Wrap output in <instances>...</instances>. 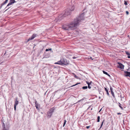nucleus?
Returning <instances> with one entry per match:
<instances>
[{
    "label": "nucleus",
    "mask_w": 130,
    "mask_h": 130,
    "mask_svg": "<svg viewBox=\"0 0 130 130\" xmlns=\"http://www.w3.org/2000/svg\"><path fill=\"white\" fill-rule=\"evenodd\" d=\"M85 13H83L80 15L79 17L74 19V21L68 25H63L62 26V28L66 30H72L73 28L77 26L79 22L82 20L84 19Z\"/></svg>",
    "instance_id": "nucleus-1"
},
{
    "label": "nucleus",
    "mask_w": 130,
    "mask_h": 130,
    "mask_svg": "<svg viewBox=\"0 0 130 130\" xmlns=\"http://www.w3.org/2000/svg\"><path fill=\"white\" fill-rule=\"evenodd\" d=\"M55 64L60 65L64 64L66 65L68 64V63L66 59L62 58L61 59L60 61L55 63Z\"/></svg>",
    "instance_id": "nucleus-2"
},
{
    "label": "nucleus",
    "mask_w": 130,
    "mask_h": 130,
    "mask_svg": "<svg viewBox=\"0 0 130 130\" xmlns=\"http://www.w3.org/2000/svg\"><path fill=\"white\" fill-rule=\"evenodd\" d=\"M71 13V11L70 10H66L64 14L61 16L59 17V20H61L62 18H63L64 17H65L67 15H70Z\"/></svg>",
    "instance_id": "nucleus-3"
},
{
    "label": "nucleus",
    "mask_w": 130,
    "mask_h": 130,
    "mask_svg": "<svg viewBox=\"0 0 130 130\" xmlns=\"http://www.w3.org/2000/svg\"><path fill=\"white\" fill-rule=\"evenodd\" d=\"M54 109L53 108H51L47 113V117L48 118H50L53 113L54 112Z\"/></svg>",
    "instance_id": "nucleus-4"
},
{
    "label": "nucleus",
    "mask_w": 130,
    "mask_h": 130,
    "mask_svg": "<svg viewBox=\"0 0 130 130\" xmlns=\"http://www.w3.org/2000/svg\"><path fill=\"white\" fill-rule=\"evenodd\" d=\"M14 103L15 104H14V110H16V106L19 103V102L18 100V99L17 98H16Z\"/></svg>",
    "instance_id": "nucleus-5"
},
{
    "label": "nucleus",
    "mask_w": 130,
    "mask_h": 130,
    "mask_svg": "<svg viewBox=\"0 0 130 130\" xmlns=\"http://www.w3.org/2000/svg\"><path fill=\"white\" fill-rule=\"evenodd\" d=\"M37 36L36 34H34L31 37L29 38L28 40H27V42H28V41H29L30 40H32L33 39H34V38H35Z\"/></svg>",
    "instance_id": "nucleus-6"
},
{
    "label": "nucleus",
    "mask_w": 130,
    "mask_h": 130,
    "mask_svg": "<svg viewBox=\"0 0 130 130\" xmlns=\"http://www.w3.org/2000/svg\"><path fill=\"white\" fill-rule=\"evenodd\" d=\"M15 2V0H10V3L8 4L6 8L8 6L12 5L13 3H14Z\"/></svg>",
    "instance_id": "nucleus-7"
},
{
    "label": "nucleus",
    "mask_w": 130,
    "mask_h": 130,
    "mask_svg": "<svg viewBox=\"0 0 130 130\" xmlns=\"http://www.w3.org/2000/svg\"><path fill=\"white\" fill-rule=\"evenodd\" d=\"M118 64H119L118 66V68L122 69H123L124 67V65L120 63L119 62L118 63Z\"/></svg>",
    "instance_id": "nucleus-8"
},
{
    "label": "nucleus",
    "mask_w": 130,
    "mask_h": 130,
    "mask_svg": "<svg viewBox=\"0 0 130 130\" xmlns=\"http://www.w3.org/2000/svg\"><path fill=\"white\" fill-rule=\"evenodd\" d=\"M125 75L126 76H128L130 77V72L127 71H125L124 72Z\"/></svg>",
    "instance_id": "nucleus-9"
},
{
    "label": "nucleus",
    "mask_w": 130,
    "mask_h": 130,
    "mask_svg": "<svg viewBox=\"0 0 130 130\" xmlns=\"http://www.w3.org/2000/svg\"><path fill=\"white\" fill-rule=\"evenodd\" d=\"M35 106L36 107V108L38 110L39 107H40V105L37 103V102L36 101L35 102Z\"/></svg>",
    "instance_id": "nucleus-10"
},
{
    "label": "nucleus",
    "mask_w": 130,
    "mask_h": 130,
    "mask_svg": "<svg viewBox=\"0 0 130 130\" xmlns=\"http://www.w3.org/2000/svg\"><path fill=\"white\" fill-rule=\"evenodd\" d=\"M2 126H3V130H7L5 128V125L4 123L3 122V124L2 125Z\"/></svg>",
    "instance_id": "nucleus-11"
},
{
    "label": "nucleus",
    "mask_w": 130,
    "mask_h": 130,
    "mask_svg": "<svg viewBox=\"0 0 130 130\" xmlns=\"http://www.w3.org/2000/svg\"><path fill=\"white\" fill-rule=\"evenodd\" d=\"M105 89L107 95L108 96L109 95V93L108 91V89H107L106 88H105Z\"/></svg>",
    "instance_id": "nucleus-12"
},
{
    "label": "nucleus",
    "mask_w": 130,
    "mask_h": 130,
    "mask_svg": "<svg viewBox=\"0 0 130 130\" xmlns=\"http://www.w3.org/2000/svg\"><path fill=\"white\" fill-rule=\"evenodd\" d=\"M126 54L128 55V58H130V53L128 52H126Z\"/></svg>",
    "instance_id": "nucleus-13"
},
{
    "label": "nucleus",
    "mask_w": 130,
    "mask_h": 130,
    "mask_svg": "<svg viewBox=\"0 0 130 130\" xmlns=\"http://www.w3.org/2000/svg\"><path fill=\"white\" fill-rule=\"evenodd\" d=\"M104 119L103 120V121L102 122V123L101 124V125L100 127V128L99 129V130L102 128V126L103 125V123L104 122Z\"/></svg>",
    "instance_id": "nucleus-14"
},
{
    "label": "nucleus",
    "mask_w": 130,
    "mask_h": 130,
    "mask_svg": "<svg viewBox=\"0 0 130 130\" xmlns=\"http://www.w3.org/2000/svg\"><path fill=\"white\" fill-rule=\"evenodd\" d=\"M111 92V94L112 96H113V97L114 98H115V95H114V92H113V91H112Z\"/></svg>",
    "instance_id": "nucleus-15"
},
{
    "label": "nucleus",
    "mask_w": 130,
    "mask_h": 130,
    "mask_svg": "<svg viewBox=\"0 0 130 130\" xmlns=\"http://www.w3.org/2000/svg\"><path fill=\"white\" fill-rule=\"evenodd\" d=\"M100 117L99 116H98L97 117V122H99L100 121Z\"/></svg>",
    "instance_id": "nucleus-16"
},
{
    "label": "nucleus",
    "mask_w": 130,
    "mask_h": 130,
    "mask_svg": "<svg viewBox=\"0 0 130 130\" xmlns=\"http://www.w3.org/2000/svg\"><path fill=\"white\" fill-rule=\"evenodd\" d=\"M88 88V87L87 86H84L82 87V88L84 89H86Z\"/></svg>",
    "instance_id": "nucleus-17"
},
{
    "label": "nucleus",
    "mask_w": 130,
    "mask_h": 130,
    "mask_svg": "<svg viewBox=\"0 0 130 130\" xmlns=\"http://www.w3.org/2000/svg\"><path fill=\"white\" fill-rule=\"evenodd\" d=\"M8 0H6V1L2 3L3 5H4L6 4V3H7L8 1Z\"/></svg>",
    "instance_id": "nucleus-18"
},
{
    "label": "nucleus",
    "mask_w": 130,
    "mask_h": 130,
    "mask_svg": "<svg viewBox=\"0 0 130 130\" xmlns=\"http://www.w3.org/2000/svg\"><path fill=\"white\" fill-rule=\"evenodd\" d=\"M66 122H67L66 120H64V122L63 124V127H64V125H65Z\"/></svg>",
    "instance_id": "nucleus-19"
},
{
    "label": "nucleus",
    "mask_w": 130,
    "mask_h": 130,
    "mask_svg": "<svg viewBox=\"0 0 130 130\" xmlns=\"http://www.w3.org/2000/svg\"><path fill=\"white\" fill-rule=\"evenodd\" d=\"M103 71V73H104V74H105L106 75H107L108 73L104 71Z\"/></svg>",
    "instance_id": "nucleus-20"
},
{
    "label": "nucleus",
    "mask_w": 130,
    "mask_h": 130,
    "mask_svg": "<svg viewBox=\"0 0 130 130\" xmlns=\"http://www.w3.org/2000/svg\"><path fill=\"white\" fill-rule=\"evenodd\" d=\"M84 99H82L81 100H79L78 102H82V101L84 100Z\"/></svg>",
    "instance_id": "nucleus-21"
},
{
    "label": "nucleus",
    "mask_w": 130,
    "mask_h": 130,
    "mask_svg": "<svg viewBox=\"0 0 130 130\" xmlns=\"http://www.w3.org/2000/svg\"><path fill=\"white\" fill-rule=\"evenodd\" d=\"M124 4L126 5H127V3L126 1H124Z\"/></svg>",
    "instance_id": "nucleus-22"
},
{
    "label": "nucleus",
    "mask_w": 130,
    "mask_h": 130,
    "mask_svg": "<svg viewBox=\"0 0 130 130\" xmlns=\"http://www.w3.org/2000/svg\"><path fill=\"white\" fill-rule=\"evenodd\" d=\"M110 91L111 92L112 91H113V89H112V88L111 87V86L110 87Z\"/></svg>",
    "instance_id": "nucleus-23"
},
{
    "label": "nucleus",
    "mask_w": 130,
    "mask_h": 130,
    "mask_svg": "<svg viewBox=\"0 0 130 130\" xmlns=\"http://www.w3.org/2000/svg\"><path fill=\"white\" fill-rule=\"evenodd\" d=\"M74 10V7H72L71 9V10H70L71 11H73Z\"/></svg>",
    "instance_id": "nucleus-24"
},
{
    "label": "nucleus",
    "mask_w": 130,
    "mask_h": 130,
    "mask_svg": "<svg viewBox=\"0 0 130 130\" xmlns=\"http://www.w3.org/2000/svg\"><path fill=\"white\" fill-rule=\"evenodd\" d=\"M90 85H89V84L88 85V88L89 89H90L91 88V87L90 86Z\"/></svg>",
    "instance_id": "nucleus-25"
},
{
    "label": "nucleus",
    "mask_w": 130,
    "mask_h": 130,
    "mask_svg": "<svg viewBox=\"0 0 130 130\" xmlns=\"http://www.w3.org/2000/svg\"><path fill=\"white\" fill-rule=\"evenodd\" d=\"M80 84V83H78V84H75V85H73V86H71V87H73V86H76V85H78V84Z\"/></svg>",
    "instance_id": "nucleus-26"
},
{
    "label": "nucleus",
    "mask_w": 130,
    "mask_h": 130,
    "mask_svg": "<svg viewBox=\"0 0 130 130\" xmlns=\"http://www.w3.org/2000/svg\"><path fill=\"white\" fill-rule=\"evenodd\" d=\"M119 107H120V108L122 110H123V108L122 106H121L120 105H119Z\"/></svg>",
    "instance_id": "nucleus-27"
},
{
    "label": "nucleus",
    "mask_w": 130,
    "mask_h": 130,
    "mask_svg": "<svg viewBox=\"0 0 130 130\" xmlns=\"http://www.w3.org/2000/svg\"><path fill=\"white\" fill-rule=\"evenodd\" d=\"M77 57H76L75 56H74L72 57V58L73 59H76V58H77Z\"/></svg>",
    "instance_id": "nucleus-28"
},
{
    "label": "nucleus",
    "mask_w": 130,
    "mask_h": 130,
    "mask_svg": "<svg viewBox=\"0 0 130 130\" xmlns=\"http://www.w3.org/2000/svg\"><path fill=\"white\" fill-rule=\"evenodd\" d=\"M126 14L127 15H128V14H129V12L128 11H126Z\"/></svg>",
    "instance_id": "nucleus-29"
},
{
    "label": "nucleus",
    "mask_w": 130,
    "mask_h": 130,
    "mask_svg": "<svg viewBox=\"0 0 130 130\" xmlns=\"http://www.w3.org/2000/svg\"><path fill=\"white\" fill-rule=\"evenodd\" d=\"M90 127V126H87L86 127V128L87 129H88Z\"/></svg>",
    "instance_id": "nucleus-30"
},
{
    "label": "nucleus",
    "mask_w": 130,
    "mask_h": 130,
    "mask_svg": "<svg viewBox=\"0 0 130 130\" xmlns=\"http://www.w3.org/2000/svg\"><path fill=\"white\" fill-rule=\"evenodd\" d=\"M3 5V4H1V6H0V9L2 7V6Z\"/></svg>",
    "instance_id": "nucleus-31"
},
{
    "label": "nucleus",
    "mask_w": 130,
    "mask_h": 130,
    "mask_svg": "<svg viewBox=\"0 0 130 130\" xmlns=\"http://www.w3.org/2000/svg\"><path fill=\"white\" fill-rule=\"evenodd\" d=\"M117 114L118 115H121V113L120 112H119V113H117Z\"/></svg>",
    "instance_id": "nucleus-32"
},
{
    "label": "nucleus",
    "mask_w": 130,
    "mask_h": 130,
    "mask_svg": "<svg viewBox=\"0 0 130 130\" xmlns=\"http://www.w3.org/2000/svg\"><path fill=\"white\" fill-rule=\"evenodd\" d=\"M86 83L88 84H88H89V82H88L87 81H86Z\"/></svg>",
    "instance_id": "nucleus-33"
},
{
    "label": "nucleus",
    "mask_w": 130,
    "mask_h": 130,
    "mask_svg": "<svg viewBox=\"0 0 130 130\" xmlns=\"http://www.w3.org/2000/svg\"><path fill=\"white\" fill-rule=\"evenodd\" d=\"M92 83V81H91L89 83V85H90Z\"/></svg>",
    "instance_id": "nucleus-34"
},
{
    "label": "nucleus",
    "mask_w": 130,
    "mask_h": 130,
    "mask_svg": "<svg viewBox=\"0 0 130 130\" xmlns=\"http://www.w3.org/2000/svg\"><path fill=\"white\" fill-rule=\"evenodd\" d=\"M107 75L109 77H110V75L109 74H107Z\"/></svg>",
    "instance_id": "nucleus-35"
},
{
    "label": "nucleus",
    "mask_w": 130,
    "mask_h": 130,
    "mask_svg": "<svg viewBox=\"0 0 130 130\" xmlns=\"http://www.w3.org/2000/svg\"><path fill=\"white\" fill-rule=\"evenodd\" d=\"M49 51V50H48V49H46V51Z\"/></svg>",
    "instance_id": "nucleus-36"
},
{
    "label": "nucleus",
    "mask_w": 130,
    "mask_h": 130,
    "mask_svg": "<svg viewBox=\"0 0 130 130\" xmlns=\"http://www.w3.org/2000/svg\"><path fill=\"white\" fill-rule=\"evenodd\" d=\"M49 51H51L52 50V49L51 48H50L48 49Z\"/></svg>",
    "instance_id": "nucleus-37"
},
{
    "label": "nucleus",
    "mask_w": 130,
    "mask_h": 130,
    "mask_svg": "<svg viewBox=\"0 0 130 130\" xmlns=\"http://www.w3.org/2000/svg\"><path fill=\"white\" fill-rule=\"evenodd\" d=\"M102 109V108H101V109L100 110V111H99V112H100L101 111V110Z\"/></svg>",
    "instance_id": "nucleus-38"
},
{
    "label": "nucleus",
    "mask_w": 130,
    "mask_h": 130,
    "mask_svg": "<svg viewBox=\"0 0 130 130\" xmlns=\"http://www.w3.org/2000/svg\"><path fill=\"white\" fill-rule=\"evenodd\" d=\"M9 8H8L7 9H6V11Z\"/></svg>",
    "instance_id": "nucleus-39"
},
{
    "label": "nucleus",
    "mask_w": 130,
    "mask_h": 130,
    "mask_svg": "<svg viewBox=\"0 0 130 130\" xmlns=\"http://www.w3.org/2000/svg\"><path fill=\"white\" fill-rule=\"evenodd\" d=\"M90 58H91V59H92V58H91V57H90Z\"/></svg>",
    "instance_id": "nucleus-40"
},
{
    "label": "nucleus",
    "mask_w": 130,
    "mask_h": 130,
    "mask_svg": "<svg viewBox=\"0 0 130 130\" xmlns=\"http://www.w3.org/2000/svg\"><path fill=\"white\" fill-rule=\"evenodd\" d=\"M75 77H76V75H75Z\"/></svg>",
    "instance_id": "nucleus-41"
}]
</instances>
